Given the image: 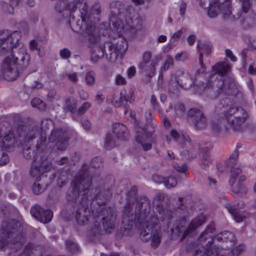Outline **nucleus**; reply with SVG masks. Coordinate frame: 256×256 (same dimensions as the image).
<instances>
[{"label":"nucleus","mask_w":256,"mask_h":256,"mask_svg":"<svg viewBox=\"0 0 256 256\" xmlns=\"http://www.w3.org/2000/svg\"><path fill=\"white\" fill-rule=\"evenodd\" d=\"M20 36V32L0 30V55L12 54L4 58L0 66L2 74L8 80H15L30 65V55L19 42Z\"/></svg>","instance_id":"1"},{"label":"nucleus","mask_w":256,"mask_h":256,"mask_svg":"<svg viewBox=\"0 0 256 256\" xmlns=\"http://www.w3.org/2000/svg\"><path fill=\"white\" fill-rule=\"evenodd\" d=\"M150 210V201L146 196L136 201L134 212L136 225L140 230V238L144 242L150 240V246L158 248L162 238V232L158 216L155 214L148 216Z\"/></svg>","instance_id":"2"},{"label":"nucleus","mask_w":256,"mask_h":256,"mask_svg":"<svg viewBox=\"0 0 256 256\" xmlns=\"http://www.w3.org/2000/svg\"><path fill=\"white\" fill-rule=\"evenodd\" d=\"M212 68L215 73L210 75L206 85V92L209 98L214 99L224 94L242 98V94L234 80L223 78V75L230 70L229 65L225 62H218L213 66Z\"/></svg>","instance_id":"3"},{"label":"nucleus","mask_w":256,"mask_h":256,"mask_svg":"<svg viewBox=\"0 0 256 256\" xmlns=\"http://www.w3.org/2000/svg\"><path fill=\"white\" fill-rule=\"evenodd\" d=\"M111 15L110 17V24H112L111 28L118 34L125 31L136 33L142 28V21L138 12L132 7H130L126 12L125 24L122 21L124 15L122 10H124V6L116 2L110 6Z\"/></svg>","instance_id":"4"},{"label":"nucleus","mask_w":256,"mask_h":256,"mask_svg":"<svg viewBox=\"0 0 256 256\" xmlns=\"http://www.w3.org/2000/svg\"><path fill=\"white\" fill-rule=\"evenodd\" d=\"M224 118L219 120H214L212 124V130L218 132L222 127L224 120L228 126L234 132H240L242 130L243 125L248 118V114L241 106L230 107L224 114Z\"/></svg>","instance_id":"5"},{"label":"nucleus","mask_w":256,"mask_h":256,"mask_svg":"<svg viewBox=\"0 0 256 256\" xmlns=\"http://www.w3.org/2000/svg\"><path fill=\"white\" fill-rule=\"evenodd\" d=\"M98 211H96V214ZM116 218V212L110 207L102 208L100 212L94 216V224L88 232L91 237H96L102 234L104 231L109 234L114 228Z\"/></svg>","instance_id":"6"},{"label":"nucleus","mask_w":256,"mask_h":256,"mask_svg":"<svg viewBox=\"0 0 256 256\" xmlns=\"http://www.w3.org/2000/svg\"><path fill=\"white\" fill-rule=\"evenodd\" d=\"M68 140L66 132L62 128H58L52 130L48 142L46 134L44 131L37 140L36 148L40 152H44L51 148L62 151L66 148Z\"/></svg>","instance_id":"7"},{"label":"nucleus","mask_w":256,"mask_h":256,"mask_svg":"<svg viewBox=\"0 0 256 256\" xmlns=\"http://www.w3.org/2000/svg\"><path fill=\"white\" fill-rule=\"evenodd\" d=\"M126 40L122 39L116 44L106 42L103 45H96L92 50L91 60L94 62L103 57L105 54L108 59L112 62L115 61L119 54H123L128 49Z\"/></svg>","instance_id":"8"},{"label":"nucleus","mask_w":256,"mask_h":256,"mask_svg":"<svg viewBox=\"0 0 256 256\" xmlns=\"http://www.w3.org/2000/svg\"><path fill=\"white\" fill-rule=\"evenodd\" d=\"M92 182V176L84 171L77 173L70 182V187L67 192L66 198L69 202L76 203L80 191L88 190Z\"/></svg>","instance_id":"9"},{"label":"nucleus","mask_w":256,"mask_h":256,"mask_svg":"<svg viewBox=\"0 0 256 256\" xmlns=\"http://www.w3.org/2000/svg\"><path fill=\"white\" fill-rule=\"evenodd\" d=\"M22 230L20 224L16 220L4 221L0 230V250L4 249L8 242H18L22 237Z\"/></svg>","instance_id":"10"},{"label":"nucleus","mask_w":256,"mask_h":256,"mask_svg":"<svg viewBox=\"0 0 256 256\" xmlns=\"http://www.w3.org/2000/svg\"><path fill=\"white\" fill-rule=\"evenodd\" d=\"M42 132H44V131L38 126L32 127L19 126L16 130L20 144H30L37 136H40V138Z\"/></svg>","instance_id":"11"},{"label":"nucleus","mask_w":256,"mask_h":256,"mask_svg":"<svg viewBox=\"0 0 256 256\" xmlns=\"http://www.w3.org/2000/svg\"><path fill=\"white\" fill-rule=\"evenodd\" d=\"M154 131L155 126L153 123H150L146 125V127L138 128L136 130V140L142 145L144 150H148L152 148V144L150 142H145L144 136L150 138L151 141H154L152 133Z\"/></svg>","instance_id":"12"},{"label":"nucleus","mask_w":256,"mask_h":256,"mask_svg":"<svg viewBox=\"0 0 256 256\" xmlns=\"http://www.w3.org/2000/svg\"><path fill=\"white\" fill-rule=\"evenodd\" d=\"M52 163L47 158L38 161L33 160L30 169V174L34 178H42L46 177L43 174L49 171L52 168Z\"/></svg>","instance_id":"13"},{"label":"nucleus","mask_w":256,"mask_h":256,"mask_svg":"<svg viewBox=\"0 0 256 256\" xmlns=\"http://www.w3.org/2000/svg\"><path fill=\"white\" fill-rule=\"evenodd\" d=\"M89 204V201L87 198H82L76 212V220L80 225H84L88 221L90 213V210L88 208Z\"/></svg>","instance_id":"14"},{"label":"nucleus","mask_w":256,"mask_h":256,"mask_svg":"<svg viewBox=\"0 0 256 256\" xmlns=\"http://www.w3.org/2000/svg\"><path fill=\"white\" fill-rule=\"evenodd\" d=\"M238 156V150H235L226 162L228 166L230 169V176L228 180V184L230 186L234 185L238 175L242 172V170L238 166L237 164Z\"/></svg>","instance_id":"15"},{"label":"nucleus","mask_w":256,"mask_h":256,"mask_svg":"<svg viewBox=\"0 0 256 256\" xmlns=\"http://www.w3.org/2000/svg\"><path fill=\"white\" fill-rule=\"evenodd\" d=\"M189 120L198 130L204 128L206 125V120L203 113L197 108H191L188 112Z\"/></svg>","instance_id":"16"},{"label":"nucleus","mask_w":256,"mask_h":256,"mask_svg":"<svg viewBox=\"0 0 256 256\" xmlns=\"http://www.w3.org/2000/svg\"><path fill=\"white\" fill-rule=\"evenodd\" d=\"M136 190L134 188L128 192L126 203L124 209V213L125 216L123 220L124 223L127 220L131 222L133 220L132 216L130 214L133 208L134 203L136 200Z\"/></svg>","instance_id":"17"},{"label":"nucleus","mask_w":256,"mask_h":256,"mask_svg":"<svg viewBox=\"0 0 256 256\" xmlns=\"http://www.w3.org/2000/svg\"><path fill=\"white\" fill-rule=\"evenodd\" d=\"M197 48L200 53L198 59L199 63L201 66V69L198 70L196 71V73L199 74L200 73H204L205 71V66L202 60L203 54L201 50L204 51L206 54L208 55L212 50V45L210 42H202L198 40V41Z\"/></svg>","instance_id":"18"},{"label":"nucleus","mask_w":256,"mask_h":256,"mask_svg":"<svg viewBox=\"0 0 256 256\" xmlns=\"http://www.w3.org/2000/svg\"><path fill=\"white\" fill-rule=\"evenodd\" d=\"M162 58V56L160 54L156 55L150 63H140L138 68L142 72H145L148 76L152 78L155 74L156 66L161 60Z\"/></svg>","instance_id":"19"},{"label":"nucleus","mask_w":256,"mask_h":256,"mask_svg":"<svg viewBox=\"0 0 256 256\" xmlns=\"http://www.w3.org/2000/svg\"><path fill=\"white\" fill-rule=\"evenodd\" d=\"M113 132L118 138L126 140L129 136V132L126 126L120 123H116L113 125Z\"/></svg>","instance_id":"20"},{"label":"nucleus","mask_w":256,"mask_h":256,"mask_svg":"<svg viewBox=\"0 0 256 256\" xmlns=\"http://www.w3.org/2000/svg\"><path fill=\"white\" fill-rule=\"evenodd\" d=\"M46 177L42 178L36 179L32 186V190L35 194H40L46 189L48 184L46 182Z\"/></svg>","instance_id":"21"},{"label":"nucleus","mask_w":256,"mask_h":256,"mask_svg":"<svg viewBox=\"0 0 256 256\" xmlns=\"http://www.w3.org/2000/svg\"><path fill=\"white\" fill-rule=\"evenodd\" d=\"M205 222V218L204 216H200L194 219L189 224L188 227L184 232L182 240L185 238L190 232L196 230L198 226H202Z\"/></svg>","instance_id":"22"},{"label":"nucleus","mask_w":256,"mask_h":256,"mask_svg":"<svg viewBox=\"0 0 256 256\" xmlns=\"http://www.w3.org/2000/svg\"><path fill=\"white\" fill-rule=\"evenodd\" d=\"M15 138L13 133L10 132L2 140L0 146L7 151H10L14 146Z\"/></svg>","instance_id":"23"},{"label":"nucleus","mask_w":256,"mask_h":256,"mask_svg":"<svg viewBox=\"0 0 256 256\" xmlns=\"http://www.w3.org/2000/svg\"><path fill=\"white\" fill-rule=\"evenodd\" d=\"M23 147V156L27 160H31L34 158L38 152H42L38 151L36 150V146L32 149L30 144H20Z\"/></svg>","instance_id":"24"},{"label":"nucleus","mask_w":256,"mask_h":256,"mask_svg":"<svg viewBox=\"0 0 256 256\" xmlns=\"http://www.w3.org/2000/svg\"><path fill=\"white\" fill-rule=\"evenodd\" d=\"M178 81L180 83V86L185 89L190 88L194 83V80L188 72L184 73Z\"/></svg>","instance_id":"25"},{"label":"nucleus","mask_w":256,"mask_h":256,"mask_svg":"<svg viewBox=\"0 0 256 256\" xmlns=\"http://www.w3.org/2000/svg\"><path fill=\"white\" fill-rule=\"evenodd\" d=\"M86 36L88 40L91 43H96L99 40V36L97 34L96 30L94 26L88 27L86 29Z\"/></svg>","instance_id":"26"},{"label":"nucleus","mask_w":256,"mask_h":256,"mask_svg":"<svg viewBox=\"0 0 256 256\" xmlns=\"http://www.w3.org/2000/svg\"><path fill=\"white\" fill-rule=\"evenodd\" d=\"M111 196L112 192L108 188L106 190H100V192L95 196L94 198L100 200L98 201V203L99 205H102L110 198Z\"/></svg>","instance_id":"27"},{"label":"nucleus","mask_w":256,"mask_h":256,"mask_svg":"<svg viewBox=\"0 0 256 256\" xmlns=\"http://www.w3.org/2000/svg\"><path fill=\"white\" fill-rule=\"evenodd\" d=\"M43 210L44 208H42L40 206L36 204L30 210V214L37 220L40 222H46L47 220L46 218L45 217L42 216Z\"/></svg>","instance_id":"28"},{"label":"nucleus","mask_w":256,"mask_h":256,"mask_svg":"<svg viewBox=\"0 0 256 256\" xmlns=\"http://www.w3.org/2000/svg\"><path fill=\"white\" fill-rule=\"evenodd\" d=\"M231 188L232 192L235 194H246L248 190L247 187L240 182H238L236 186H233Z\"/></svg>","instance_id":"29"},{"label":"nucleus","mask_w":256,"mask_h":256,"mask_svg":"<svg viewBox=\"0 0 256 256\" xmlns=\"http://www.w3.org/2000/svg\"><path fill=\"white\" fill-rule=\"evenodd\" d=\"M214 248L216 250V255L215 256H224L223 254H218V250L214 246H211L208 250ZM244 246H238L233 248L230 252L228 254V256H238L239 254L244 250ZM210 256H212V254L210 253Z\"/></svg>","instance_id":"30"},{"label":"nucleus","mask_w":256,"mask_h":256,"mask_svg":"<svg viewBox=\"0 0 256 256\" xmlns=\"http://www.w3.org/2000/svg\"><path fill=\"white\" fill-rule=\"evenodd\" d=\"M120 95L122 96L124 102L126 103L125 104L127 105L128 102L132 103L134 101V92L131 90L128 92L126 90H122L121 91Z\"/></svg>","instance_id":"31"},{"label":"nucleus","mask_w":256,"mask_h":256,"mask_svg":"<svg viewBox=\"0 0 256 256\" xmlns=\"http://www.w3.org/2000/svg\"><path fill=\"white\" fill-rule=\"evenodd\" d=\"M174 64V60L172 57L170 55H167L163 65L160 68V74L159 76H162V71L168 70L170 68V67L171 66H173Z\"/></svg>","instance_id":"32"},{"label":"nucleus","mask_w":256,"mask_h":256,"mask_svg":"<svg viewBox=\"0 0 256 256\" xmlns=\"http://www.w3.org/2000/svg\"><path fill=\"white\" fill-rule=\"evenodd\" d=\"M212 163V160L209 154L207 152L202 154L200 164L202 168L206 170L210 166Z\"/></svg>","instance_id":"33"},{"label":"nucleus","mask_w":256,"mask_h":256,"mask_svg":"<svg viewBox=\"0 0 256 256\" xmlns=\"http://www.w3.org/2000/svg\"><path fill=\"white\" fill-rule=\"evenodd\" d=\"M65 107L70 112H74L76 108V101L73 97L68 98L65 101Z\"/></svg>","instance_id":"34"},{"label":"nucleus","mask_w":256,"mask_h":256,"mask_svg":"<svg viewBox=\"0 0 256 256\" xmlns=\"http://www.w3.org/2000/svg\"><path fill=\"white\" fill-rule=\"evenodd\" d=\"M186 32V29L184 28H181L180 30H178L174 32L171 38L172 43H174V40L177 38H180L181 36ZM172 44H168L164 48V50H166L168 51L171 50L172 48Z\"/></svg>","instance_id":"35"},{"label":"nucleus","mask_w":256,"mask_h":256,"mask_svg":"<svg viewBox=\"0 0 256 256\" xmlns=\"http://www.w3.org/2000/svg\"><path fill=\"white\" fill-rule=\"evenodd\" d=\"M112 103L113 105L116 108L120 107L122 106H124V113L126 114L128 111V108L126 104H125L122 96L120 95V96H114L112 98Z\"/></svg>","instance_id":"36"},{"label":"nucleus","mask_w":256,"mask_h":256,"mask_svg":"<svg viewBox=\"0 0 256 256\" xmlns=\"http://www.w3.org/2000/svg\"><path fill=\"white\" fill-rule=\"evenodd\" d=\"M102 164V161L100 158L96 157L92 160L90 162V164L89 168V171H86L84 170H82L81 171H84L87 172L91 176L90 172L92 171V168H99Z\"/></svg>","instance_id":"37"},{"label":"nucleus","mask_w":256,"mask_h":256,"mask_svg":"<svg viewBox=\"0 0 256 256\" xmlns=\"http://www.w3.org/2000/svg\"><path fill=\"white\" fill-rule=\"evenodd\" d=\"M178 86H180V83L178 80H172L170 82L168 90L170 93L175 94L178 92Z\"/></svg>","instance_id":"38"},{"label":"nucleus","mask_w":256,"mask_h":256,"mask_svg":"<svg viewBox=\"0 0 256 256\" xmlns=\"http://www.w3.org/2000/svg\"><path fill=\"white\" fill-rule=\"evenodd\" d=\"M157 210L159 212V214L161 216V218H168V219L173 218L174 213L170 210L161 208H159L158 205Z\"/></svg>","instance_id":"39"},{"label":"nucleus","mask_w":256,"mask_h":256,"mask_svg":"<svg viewBox=\"0 0 256 256\" xmlns=\"http://www.w3.org/2000/svg\"><path fill=\"white\" fill-rule=\"evenodd\" d=\"M241 3V9L242 12L248 13L252 7V2L250 0H239Z\"/></svg>","instance_id":"40"},{"label":"nucleus","mask_w":256,"mask_h":256,"mask_svg":"<svg viewBox=\"0 0 256 256\" xmlns=\"http://www.w3.org/2000/svg\"><path fill=\"white\" fill-rule=\"evenodd\" d=\"M215 228L212 225H209L207 226L206 230L202 232L200 236L198 238V241L202 242L207 239L206 235L209 233H212L214 231Z\"/></svg>","instance_id":"41"},{"label":"nucleus","mask_w":256,"mask_h":256,"mask_svg":"<svg viewBox=\"0 0 256 256\" xmlns=\"http://www.w3.org/2000/svg\"><path fill=\"white\" fill-rule=\"evenodd\" d=\"M32 106L39 110H43L46 108L45 104L38 98H33L31 101Z\"/></svg>","instance_id":"42"},{"label":"nucleus","mask_w":256,"mask_h":256,"mask_svg":"<svg viewBox=\"0 0 256 256\" xmlns=\"http://www.w3.org/2000/svg\"><path fill=\"white\" fill-rule=\"evenodd\" d=\"M86 82L88 86H93L95 83V73L94 71L88 72L85 76Z\"/></svg>","instance_id":"43"},{"label":"nucleus","mask_w":256,"mask_h":256,"mask_svg":"<svg viewBox=\"0 0 256 256\" xmlns=\"http://www.w3.org/2000/svg\"><path fill=\"white\" fill-rule=\"evenodd\" d=\"M66 247L72 252H76L79 250L78 246L74 242L68 240L66 241Z\"/></svg>","instance_id":"44"},{"label":"nucleus","mask_w":256,"mask_h":256,"mask_svg":"<svg viewBox=\"0 0 256 256\" xmlns=\"http://www.w3.org/2000/svg\"><path fill=\"white\" fill-rule=\"evenodd\" d=\"M116 146L115 142L111 134H108L105 138V147L110 150Z\"/></svg>","instance_id":"45"},{"label":"nucleus","mask_w":256,"mask_h":256,"mask_svg":"<svg viewBox=\"0 0 256 256\" xmlns=\"http://www.w3.org/2000/svg\"><path fill=\"white\" fill-rule=\"evenodd\" d=\"M164 184L167 188H171L176 185L177 180L174 177L170 176L165 178Z\"/></svg>","instance_id":"46"},{"label":"nucleus","mask_w":256,"mask_h":256,"mask_svg":"<svg viewBox=\"0 0 256 256\" xmlns=\"http://www.w3.org/2000/svg\"><path fill=\"white\" fill-rule=\"evenodd\" d=\"M64 77L73 84H76L78 80V74L75 72L66 73L64 75Z\"/></svg>","instance_id":"47"},{"label":"nucleus","mask_w":256,"mask_h":256,"mask_svg":"<svg viewBox=\"0 0 256 256\" xmlns=\"http://www.w3.org/2000/svg\"><path fill=\"white\" fill-rule=\"evenodd\" d=\"M229 212L233 216L236 222H241L242 221L243 218H244V216L239 212L234 209H230Z\"/></svg>","instance_id":"48"},{"label":"nucleus","mask_w":256,"mask_h":256,"mask_svg":"<svg viewBox=\"0 0 256 256\" xmlns=\"http://www.w3.org/2000/svg\"><path fill=\"white\" fill-rule=\"evenodd\" d=\"M42 216L45 217L46 218V222H41L44 224L48 223L50 221H51L52 217H53V212L50 210H43V212L42 214Z\"/></svg>","instance_id":"49"},{"label":"nucleus","mask_w":256,"mask_h":256,"mask_svg":"<svg viewBox=\"0 0 256 256\" xmlns=\"http://www.w3.org/2000/svg\"><path fill=\"white\" fill-rule=\"evenodd\" d=\"M210 252L212 254V256L216 255V250L214 248H212L211 250H206V252L202 254V252H199L198 250H196L195 252V256H210Z\"/></svg>","instance_id":"50"},{"label":"nucleus","mask_w":256,"mask_h":256,"mask_svg":"<svg viewBox=\"0 0 256 256\" xmlns=\"http://www.w3.org/2000/svg\"><path fill=\"white\" fill-rule=\"evenodd\" d=\"M175 112L177 115L182 116L184 113L186 108L182 104H178L175 106Z\"/></svg>","instance_id":"51"},{"label":"nucleus","mask_w":256,"mask_h":256,"mask_svg":"<svg viewBox=\"0 0 256 256\" xmlns=\"http://www.w3.org/2000/svg\"><path fill=\"white\" fill-rule=\"evenodd\" d=\"M188 54L186 52H182L176 54L174 58L176 61H184L188 59Z\"/></svg>","instance_id":"52"},{"label":"nucleus","mask_w":256,"mask_h":256,"mask_svg":"<svg viewBox=\"0 0 256 256\" xmlns=\"http://www.w3.org/2000/svg\"><path fill=\"white\" fill-rule=\"evenodd\" d=\"M102 12L100 5L98 2H96L90 9V12L92 14L98 15Z\"/></svg>","instance_id":"53"},{"label":"nucleus","mask_w":256,"mask_h":256,"mask_svg":"<svg viewBox=\"0 0 256 256\" xmlns=\"http://www.w3.org/2000/svg\"><path fill=\"white\" fill-rule=\"evenodd\" d=\"M91 104L89 102H84L82 106L78 109V112L80 114L85 113L87 110L90 107Z\"/></svg>","instance_id":"54"},{"label":"nucleus","mask_w":256,"mask_h":256,"mask_svg":"<svg viewBox=\"0 0 256 256\" xmlns=\"http://www.w3.org/2000/svg\"><path fill=\"white\" fill-rule=\"evenodd\" d=\"M152 56L150 51L145 52L142 55V60L140 63L147 64L150 62Z\"/></svg>","instance_id":"55"},{"label":"nucleus","mask_w":256,"mask_h":256,"mask_svg":"<svg viewBox=\"0 0 256 256\" xmlns=\"http://www.w3.org/2000/svg\"><path fill=\"white\" fill-rule=\"evenodd\" d=\"M9 161V157L5 152L0 153V165H4Z\"/></svg>","instance_id":"56"},{"label":"nucleus","mask_w":256,"mask_h":256,"mask_svg":"<svg viewBox=\"0 0 256 256\" xmlns=\"http://www.w3.org/2000/svg\"><path fill=\"white\" fill-rule=\"evenodd\" d=\"M115 82L116 85H124L126 81L124 77L120 74H117L116 76Z\"/></svg>","instance_id":"57"},{"label":"nucleus","mask_w":256,"mask_h":256,"mask_svg":"<svg viewBox=\"0 0 256 256\" xmlns=\"http://www.w3.org/2000/svg\"><path fill=\"white\" fill-rule=\"evenodd\" d=\"M82 124L84 130L86 131H89L92 128V124L86 118H83L82 120Z\"/></svg>","instance_id":"58"},{"label":"nucleus","mask_w":256,"mask_h":256,"mask_svg":"<svg viewBox=\"0 0 256 256\" xmlns=\"http://www.w3.org/2000/svg\"><path fill=\"white\" fill-rule=\"evenodd\" d=\"M174 168L178 172H180L185 173L188 170V166L186 164H183L181 166H178L174 164Z\"/></svg>","instance_id":"59"},{"label":"nucleus","mask_w":256,"mask_h":256,"mask_svg":"<svg viewBox=\"0 0 256 256\" xmlns=\"http://www.w3.org/2000/svg\"><path fill=\"white\" fill-rule=\"evenodd\" d=\"M32 82L30 81L27 82V86L29 88H31L32 89L38 88L42 87V84L38 82L34 81Z\"/></svg>","instance_id":"60"},{"label":"nucleus","mask_w":256,"mask_h":256,"mask_svg":"<svg viewBox=\"0 0 256 256\" xmlns=\"http://www.w3.org/2000/svg\"><path fill=\"white\" fill-rule=\"evenodd\" d=\"M165 178L157 174H154L152 176L154 182L158 184L164 183Z\"/></svg>","instance_id":"61"},{"label":"nucleus","mask_w":256,"mask_h":256,"mask_svg":"<svg viewBox=\"0 0 256 256\" xmlns=\"http://www.w3.org/2000/svg\"><path fill=\"white\" fill-rule=\"evenodd\" d=\"M60 54L63 58H68L70 56V52L67 48H64L60 50Z\"/></svg>","instance_id":"62"},{"label":"nucleus","mask_w":256,"mask_h":256,"mask_svg":"<svg viewBox=\"0 0 256 256\" xmlns=\"http://www.w3.org/2000/svg\"><path fill=\"white\" fill-rule=\"evenodd\" d=\"M254 17L252 16L250 18H246L244 21V26L250 27L254 24Z\"/></svg>","instance_id":"63"},{"label":"nucleus","mask_w":256,"mask_h":256,"mask_svg":"<svg viewBox=\"0 0 256 256\" xmlns=\"http://www.w3.org/2000/svg\"><path fill=\"white\" fill-rule=\"evenodd\" d=\"M30 48L32 50H40V48H38V44L37 42L35 40H32L30 42Z\"/></svg>","instance_id":"64"}]
</instances>
